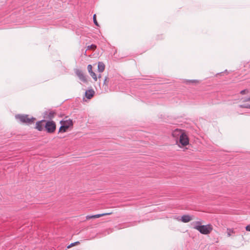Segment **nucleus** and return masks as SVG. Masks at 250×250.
Wrapping results in <instances>:
<instances>
[{
	"instance_id": "9d476101",
	"label": "nucleus",
	"mask_w": 250,
	"mask_h": 250,
	"mask_svg": "<svg viewBox=\"0 0 250 250\" xmlns=\"http://www.w3.org/2000/svg\"><path fill=\"white\" fill-rule=\"evenodd\" d=\"M105 69V65L102 62H99L98 64V70L99 72H103Z\"/></svg>"
},
{
	"instance_id": "f257e3e1",
	"label": "nucleus",
	"mask_w": 250,
	"mask_h": 250,
	"mask_svg": "<svg viewBox=\"0 0 250 250\" xmlns=\"http://www.w3.org/2000/svg\"><path fill=\"white\" fill-rule=\"evenodd\" d=\"M172 135L176 139L179 138V141H177V143L180 147L185 146L189 144V138L185 130L176 129L173 131Z\"/></svg>"
},
{
	"instance_id": "aec40b11",
	"label": "nucleus",
	"mask_w": 250,
	"mask_h": 250,
	"mask_svg": "<svg viewBox=\"0 0 250 250\" xmlns=\"http://www.w3.org/2000/svg\"><path fill=\"white\" fill-rule=\"evenodd\" d=\"M87 70L89 73L92 72V66L91 64L88 65Z\"/></svg>"
},
{
	"instance_id": "7ed1b4c3",
	"label": "nucleus",
	"mask_w": 250,
	"mask_h": 250,
	"mask_svg": "<svg viewBox=\"0 0 250 250\" xmlns=\"http://www.w3.org/2000/svg\"><path fill=\"white\" fill-rule=\"evenodd\" d=\"M196 230L201 233L205 235L209 234L213 230V227L211 224L203 225L202 226L196 227Z\"/></svg>"
},
{
	"instance_id": "a211bd4d",
	"label": "nucleus",
	"mask_w": 250,
	"mask_h": 250,
	"mask_svg": "<svg viewBox=\"0 0 250 250\" xmlns=\"http://www.w3.org/2000/svg\"><path fill=\"white\" fill-rule=\"evenodd\" d=\"M106 214H96L94 215V218H98L102 216H106Z\"/></svg>"
},
{
	"instance_id": "6ab92c4d",
	"label": "nucleus",
	"mask_w": 250,
	"mask_h": 250,
	"mask_svg": "<svg viewBox=\"0 0 250 250\" xmlns=\"http://www.w3.org/2000/svg\"><path fill=\"white\" fill-rule=\"evenodd\" d=\"M93 21H94V22L95 23V24L98 26H99V24L97 21V20H96V16L95 14L93 16Z\"/></svg>"
},
{
	"instance_id": "423d86ee",
	"label": "nucleus",
	"mask_w": 250,
	"mask_h": 250,
	"mask_svg": "<svg viewBox=\"0 0 250 250\" xmlns=\"http://www.w3.org/2000/svg\"><path fill=\"white\" fill-rule=\"evenodd\" d=\"M45 120H42L36 123L35 128L41 131L43 129L44 127H45Z\"/></svg>"
},
{
	"instance_id": "6e6552de",
	"label": "nucleus",
	"mask_w": 250,
	"mask_h": 250,
	"mask_svg": "<svg viewBox=\"0 0 250 250\" xmlns=\"http://www.w3.org/2000/svg\"><path fill=\"white\" fill-rule=\"evenodd\" d=\"M192 220V217L188 215H185L182 216L181 221L184 223H188Z\"/></svg>"
},
{
	"instance_id": "dca6fc26",
	"label": "nucleus",
	"mask_w": 250,
	"mask_h": 250,
	"mask_svg": "<svg viewBox=\"0 0 250 250\" xmlns=\"http://www.w3.org/2000/svg\"><path fill=\"white\" fill-rule=\"evenodd\" d=\"M55 112L53 111H50L49 112L48 114V118L49 119H52L54 117Z\"/></svg>"
},
{
	"instance_id": "b1692460",
	"label": "nucleus",
	"mask_w": 250,
	"mask_h": 250,
	"mask_svg": "<svg viewBox=\"0 0 250 250\" xmlns=\"http://www.w3.org/2000/svg\"><path fill=\"white\" fill-rule=\"evenodd\" d=\"M245 102H250V97L245 100Z\"/></svg>"
},
{
	"instance_id": "1a4fd4ad",
	"label": "nucleus",
	"mask_w": 250,
	"mask_h": 250,
	"mask_svg": "<svg viewBox=\"0 0 250 250\" xmlns=\"http://www.w3.org/2000/svg\"><path fill=\"white\" fill-rule=\"evenodd\" d=\"M94 93L95 92L93 90H87L85 93V96L87 99H90L94 96Z\"/></svg>"
},
{
	"instance_id": "412c9836",
	"label": "nucleus",
	"mask_w": 250,
	"mask_h": 250,
	"mask_svg": "<svg viewBox=\"0 0 250 250\" xmlns=\"http://www.w3.org/2000/svg\"><path fill=\"white\" fill-rule=\"evenodd\" d=\"M86 218L87 220H88V219H90L94 218V215H91V216L87 215V216H86Z\"/></svg>"
},
{
	"instance_id": "0eeeda50",
	"label": "nucleus",
	"mask_w": 250,
	"mask_h": 250,
	"mask_svg": "<svg viewBox=\"0 0 250 250\" xmlns=\"http://www.w3.org/2000/svg\"><path fill=\"white\" fill-rule=\"evenodd\" d=\"M76 75L79 78V79L84 83H87V79L83 74V72L80 70H77L76 71Z\"/></svg>"
},
{
	"instance_id": "39448f33",
	"label": "nucleus",
	"mask_w": 250,
	"mask_h": 250,
	"mask_svg": "<svg viewBox=\"0 0 250 250\" xmlns=\"http://www.w3.org/2000/svg\"><path fill=\"white\" fill-rule=\"evenodd\" d=\"M45 128L48 133H52L54 132L56 128L55 123L52 121H45Z\"/></svg>"
},
{
	"instance_id": "2eb2a0df",
	"label": "nucleus",
	"mask_w": 250,
	"mask_h": 250,
	"mask_svg": "<svg viewBox=\"0 0 250 250\" xmlns=\"http://www.w3.org/2000/svg\"><path fill=\"white\" fill-rule=\"evenodd\" d=\"M89 74L95 81H97V77L96 74L94 72L92 71V72L90 73Z\"/></svg>"
},
{
	"instance_id": "a878e982",
	"label": "nucleus",
	"mask_w": 250,
	"mask_h": 250,
	"mask_svg": "<svg viewBox=\"0 0 250 250\" xmlns=\"http://www.w3.org/2000/svg\"><path fill=\"white\" fill-rule=\"evenodd\" d=\"M98 77H99V78H101V74H100V75H99Z\"/></svg>"
},
{
	"instance_id": "f8f14e48",
	"label": "nucleus",
	"mask_w": 250,
	"mask_h": 250,
	"mask_svg": "<svg viewBox=\"0 0 250 250\" xmlns=\"http://www.w3.org/2000/svg\"><path fill=\"white\" fill-rule=\"evenodd\" d=\"M202 222L201 221H196V222H193L192 223V225L193 226V228L195 229H196V227H197L198 226V227H200V226H203L202 225Z\"/></svg>"
},
{
	"instance_id": "f03ea898",
	"label": "nucleus",
	"mask_w": 250,
	"mask_h": 250,
	"mask_svg": "<svg viewBox=\"0 0 250 250\" xmlns=\"http://www.w3.org/2000/svg\"><path fill=\"white\" fill-rule=\"evenodd\" d=\"M61 126L59 128V132L61 133H64L66 132L68 128L73 126L72 121L70 119H64L60 122Z\"/></svg>"
},
{
	"instance_id": "f3484780",
	"label": "nucleus",
	"mask_w": 250,
	"mask_h": 250,
	"mask_svg": "<svg viewBox=\"0 0 250 250\" xmlns=\"http://www.w3.org/2000/svg\"><path fill=\"white\" fill-rule=\"evenodd\" d=\"M96 48V46L94 44H92L91 45H88L87 47V49H90V50H95Z\"/></svg>"
},
{
	"instance_id": "ddd939ff",
	"label": "nucleus",
	"mask_w": 250,
	"mask_h": 250,
	"mask_svg": "<svg viewBox=\"0 0 250 250\" xmlns=\"http://www.w3.org/2000/svg\"><path fill=\"white\" fill-rule=\"evenodd\" d=\"M80 242L79 241H77V242H74V243H71L70 245H68L67 246V249H70L73 247H74V246H77L78 245L80 244Z\"/></svg>"
},
{
	"instance_id": "20e7f679",
	"label": "nucleus",
	"mask_w": 250,
	"mask_h": 250,
	"mask_svg": "<svg viewBox=\"0 0 250 250\" xmlns=\"http://www.w3.org/2000/svg\"><path fill=\"white\" fill-rule=\"evenodd\" d=\"M16 118L23 123L31 124L35 120V118L30 117L27 115H18L16 116Z\"/></svg>"
},
{
	"instance_id": "4468645a",
	"label": "nucleus",
	"mask_w": 250,
	"mask_h": 250,
	"mask_svg": "<svg viewBox=\"0 0 250 250\" xmlns=\"http://www.w3.org/2000/svg\"><path fill=\"white\" fill-rule=\"evenodd\" d=\"M250 91L248 89L246 88L244 90H241L240 92V94L242 95L248 94L249 93Z\"/></svg>"
},
{
	"instance_id": "bb28decb",
	"label": "nucleus",
	"mask_w": 250,
	"mask_h": 250,
	"mask_svg": "<svg viewBox=\"0 0 250 250\" xmlns=\"http://www.w3.org/2000/svg\"><path fill=\"white\" fill-rule=\"evenodd\" d=\"M247 107H249L250 108V105H249V106H247Z\"/></svg>"
},
{
	"instance_id": "5701e85b",
	"label": "nucleus",
	"mask_w": 250,
	"mask_h": 250,
	"mask_svg": "<svg viewBox=\"0 0 250 250\" xmlns=\"http://www.w3.org/2000/svg\"><path fill=\"white\" fill-rule=\"evenodd\" d=\"M104 214H107L106 215H109L112 214V212H108L107 213H104Z\"/></svg>"
},
{
	"instance_id": "393cba45",
	"label": "nucleus",
	"mask_w": 250,
	"mask_h": 250,
	"mask_svg": "<svg viewBox=\"0 0 250 250\" xmlns=\"http://www.w3.org/2000/svg\"><path fill=\"white\" fill-rule=\"evenodd\" d=\"M229 232H228V236H230V235H231V234H230V231H231V230H229Z\"/></svg>"
},
{
	"instance_id": "9b49d317",
	"label": "nucleus",
	"mask_w": 250,
	"mask_h": 250,
	"mask_svg": "<svg viewBox=\"0 0 250 250\" xmlns=\"http://www.w3.org/2000/svg\"><path fill=\"white\" fill-rule=\"evenodd\" d=\"M184 83L186 84H190V83L198 84L200 83V82L198 80H186L184 81Z\"/></svg>"
},
{
	"instance_id": "4be33fe9",
	"label": "nucleus",
	"mask_w": 250,
	"mask_h": 250,
	"mask_svg": "<svg viewBox=\"0 0 250 250\" xmlns=\"http://www.w3.org/2000/svg\"><path fill=\"white\" fill-rule=\"evenodd\" d=\"M246 230L248 231H250V225H249L246 227Z\"/></svg>"
}]
</instances>
